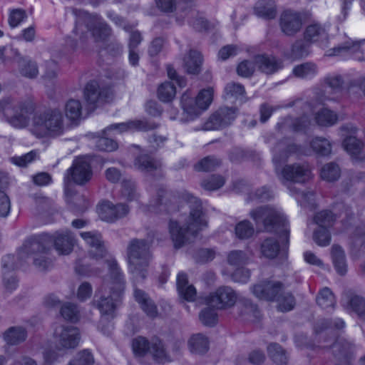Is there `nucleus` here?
Returning a JSON list of instances; mask_svg holds the SVG:
<instances>
[{
    "label": "nucleus",
    "instance_id": "obj_1",
    "mask_svg": "<svg viewBox=\"0 0 365 365\" xmlns=\"http://www.w3.org/2000/svg\"><path fill=\"white\" fill-rule=\"evenodd\" d=\"M74 242V236L69 230L56 232L53 236L43 233L28 238L18 255L22 259L31 257L34 264L38 269L46 270L52 264L49 254L51 243H53L55 249L60 255H68L73 250Z\"/></svg>",
    "mask_w": 365,
    "mask_h": 365
},
{
    "label": "nucleus",
    "instance_id": "obj_2",
    "mask_svg": "<svg viewBox=\"0 0 365 365\" xmlns=\"http://www.w3.org/2000/svg\"><path fill=\"white\" fill-rule=\"evenodd\" d=\"M108 275L104 279L101 287L95 295L94 304L101 314L98 328L104 334L108 335L113 328L108 323L104 328L106 321L115 317V309L122 300L125 292V280L124 275L115 259L108 262Z\"/></svg>",
    "mask_w": 365,
    "mask_h": 365
},
{
    "label": "nucleus",
    "instance_id": "obj_3",
    "mask_svg": "<svg viewBox=\"0 0 365 365\" xmlns=\"http://www.w3.org/2000/svg\"><path fill=\"white\" fill-rule=\"evenodd\" d=\"M182 198L190 203V212L185 227H180L176 221H170V237L176 249L188 243L190 237H195L197 232L207 227V224L201 202L187 191L182 193Z\"/></svg>",
    "mask_w": 365,
    "mask_h": 365
},
{
    "label": "nucleus",
    "instance_id": "obj_4",
    "mask_svg": "<svg viewBox=\"0 0 365 365\" xmlns=\"http://www.w3.org/2000/svg\"><path fill=\"white\" fill-rule=\"evenodd\" d=\"M35 109V103L29 99L8 96L0 100V115H2L9 125L17 129L29 126Z\"/></svg>",
    "mask_w": 365,
    "mask_h": 365
},
{
    "label": "nucleus",
    "instance_id": "obj_5",
    "mask_svg": "<svg viewBox=\"0 0 365 365\" xmlns=\"http://www.w3.org/2000/svg\"><path fill=\"white\" fill-rule=\"evenodd\" d=\"M251 217L257 222H262L264 230L279 235L282 251L287 252L289 242V223L279 210L264 206L251 212Z\"/></svg>",
    "mask_w": 365,
    "mask_h": 365
},
{
    "label": "nucleus",
    "instance_id": "obj_6",
    "mask_svg": "<svg viewBox=\"0 0 365 365\" xmlns=\"http://www.w3.org/2000/svg\"><path fill=\"white\" fill-rule=\"evenodd\" d=\"M129 270L133 277L144 279L148 275V269L151 259L150 244L146 240L133 239L127 247Z\"/></svg>",
    "mask_w": 365,
    "mask_h": 365
},
{
    "label": "nucleus",
    "instance_id": "obj_7",
    "mask_svg": "<svg viewBox=\"0 0 365 365\" xmlns=\"http://www.w3.org/2000/svg\"><path fill=\"white\" fill-rule=\"evenodd\" d=\"M32 123V133L39 138L59 136L64 131L63 115L58 109H50L35 113Z\"/></svg>",
    "mask_w": 365,
    "mask_h": 365
},
{
    "label": "nucleus",
    "instance_id": "obj_8",
    "mask_svg": "<svg viewBox=\"0 0 365 365\" xmlns=\"http://www.w3.org/2000/svg\"><path fill=\"white\" fill-rule=\"evenodd\" d=\"M80 16L76 21L73 32L79 35L81 40L84 38V31H91L96 42H104L111 34L108 25L98 15H91L85 11H79Z\"/></svg>",
    "mask_w": 365,
    "mask_h": 365
},
{
    "label": "nucleus",
    "instance_id": "obj_9",
    "mask_svg": "<svg viewBox=\"0 0 365 365\" xmlns=\"http://www.w3.org/2000/svg\"><path fill=\"white\" fill-rule=\"evenodd\" d=\"M340 135L343 138L342 146L351 158L358 162L365 160L364 143L356 137L357 128L351 123L340 127Z\"/></svg>",
    "mask_w": 365,
    "mask_h": 365
},
{
    "label": "nucleus",
    "instance_id": "obj_10",
    "mask_svg": "<svg viewBox=\"0 0 365 365\" xmlns=\"http://www.w3.org/2000/svg\"><path fill=\"white\" fill-rule=\"evenodd\" d=\"M132 347L134 354L139 356L150 353L160 362L166 360L167 355L163 344L158 338L153 339L150 342L145 337L138 336L133 340Z\"/></svg>",
    "mask_w": 365,
    "mask_h": 365
},
{
    "label": "nucleus",
    "instance_id": "obj_11",
    "mask_svg": "<svg viewBox=\"0 0 365 365\" xmlns=\"http://www.w3.org/2000/svg\"><path fill=\"white\" fill-rule=\"evenodd\" d=\"M93 173L88 160L85 157L76 158L65 174L64 181L66 183L73 182L77 185H84L88 182L92 177Z\"/></svg>",
    "mask_w": 365,
    "mask_h": 365
},
{
    "label": "nucleus",
    "instance_id": "obj_12",
    "mask_svg": "<svg viewBox=\"0 0 365 365\" xmlns=\"http://www.w3.org/2000/svg\"><path fill=\"white\" fill-rule=\"evenodd\" d=\"M277 175L283 184L287 182L304 183L311 176V170L308 165L304 163L288 164L283 167L280 173L276 167Z\"/></svg>",
    "mask_w": 365,
    "mask_h": 365
},
{
    "label": "nucleus",
    "instance_id": "obj_13",
    "mask_svg": "<svg viewBox=\"0 0 365 365\" xmlns=\"http://www.w3.org/2000/svg\"><path fill=\"white\" fill-rule=\"evenodd\" d=\"M53 336L56 348L58 350L75 349L78 345L81 339L78 329L73 326L57 327Z\"/></svg>",
    "mask_w": 365,
    "mask_h": 365
},
{
    "label": "nucleus",
    "instance_id": "obj_14",
    "mask_svg": "<svg viewBox=\"0 0 365 365\" xmlns=\"http://www.w3.org/2000/svg\"><path fill=\"white\" fill-rule=\"evenodd\" d=\"M87 104L92 108H97L109 101L111 93L109 88L101 87L96 81L88 83L83 91Z\"/></svg>",
    "mask_w": 365,
    "mask_h": 365
},
{
    "label": "nucleus",
    "instance_id": "obj_15",
    "mask_svg": "<svg viewBox=\"0 0 365 365\" xmlns=\"http://www.w3.org/2000/svg\"><path fill=\"white\" fill-rule=\"evenodd\" d=\"M237 116L234 108H220L212 114L203 125V130H218L230 125Z\"/></svg>",
    "mask_w": 365,
    "mask_h": 365
},
{
    "label": "nucleus",
    "instance_id": "obj_16",
    "mask_svg": "<svg viewBox=\"0 0 365 365\" xmlns=\"http://www.w3.org/2000/svg\"><path fill=\"white\" fill-rule=\"evenodd\" d=\"M237 299V295L231 287H221L206 299V302L216 309H226L233 306Z\"/></svg>",
    "mask_w": 365,
    "mask_h": 365
},
{
    "label": "nucleus",
    "instance_id": "obj_17",
    "mask_svg": "<svg viewBox=\"0 0 365 365\" xmlns=\"http://www.w3.org/2000/svg\"><path fill=\"white\" fill-rule=\"evenodd\" d=\"M158 125L154 122L146 120H134L125 123H114L108 126L105 133L114 131L117 133H123L128 131H148L158 128Z\"/></svg>",
    "mask_w": 365,
    "mask_h": 365
},
{
    "label": "nucleus",
    "instance_id": "obj_18",
    "mask_svg": "<svg viewBox=\"0 0 365 365\" xmlns=\"http://www.w3.org/2000/svg\"><path fill=\"white\" fill-rule=\"evenodd\" d=\"M283 288L279 282L264 281L253 286L252 292L258 299L266 301H275Z\"/></svg>",
    "mask_w": 365,
    "mask_h": 365
},
{
    "label": "nucleus",
    "instance_id": "obj_19",
    "mask_svg": "<svg viewBox=\"0 0 365 365\" xmlns=\"http://www.w3.org/2000/svg\"><path fill=\"white\" fill-rule=\"evenodd\" d=\"M81 237L91 247L90 255L96 259L103 258L106 253L101 234L98 231L82 232Z\"/></svg>",
    "mask_w": 365,
    "mask_h": 365
},
{
    "label": "nucleus",
    "instance_id": "obj_20",
    "mask_svg": "<svg viewBox=\"0 0 365 365\" xmlns=\"http://www.w3.org/2000/svg\"><path fill=\"white\" fill-rule=\"evenodd\" d=\"M304 38L309 43H318L321 47H326L328 43V31L326 27L313 22L308 25L304 31Z\"/></svg>",
    "mask_w": 365,
    "mask_h": 365
},
{
    "label": "nucleus",
    "instance_id": "obj_21",
    "mask_svg": "<svg viewBox=\"0 0 365 365\" xmlns=\"http://www.w3.org/2000/svg\"><path fill=\"white\" fill-rule=\"evenodd\" d=\"M129 212L128 207L125 204L113 205L110 202H103L99 207L101 218L106 222H113L125 217Z\"/></svg>",
    "mask_w": 365,
    "mask_h": 365
},
{
    "label": "nucleus",
    "instance_id": "obj_22",
    "mask_svg": "<svg viewBox=\"0 0 365 365\" xmlns=\"http://www.w3.org/2000/svg\"><path fill=\"white\" fill-rule=\"evenodd\" d=\"M309 123V118L307 115L297 118L287 116L279 120L276 125V129L281 134L302 131L308 126Z\"/></svg>",
    "mask_w": 365,
    "mask_h": 365
},
{
    "label": "nucleus",
    "instance_id": "obj_23",
    "mask_svg": "<svg viewBox=\"0 0 365 365\" xmlns=\"http://www.w3.org/2000/svg\"><path fill=\"white\" fill-rule=\"evenodd\" d=\"M302 25L300 14L292 10L284 11L280 16V26L283 33L292 36L297 33Z\"/></svg>",
    "mask_w": 365,
    "mask_h": 365
},
{
    "label": "nucleus",
    "instance_id": "obj_24",
    "mask_svg": "<svg viewBox=\"0 0 365 365\" xmlns=\"http://www.w3.org/2000/svg\"><path fill=\"white\" fill-rule=\"evenodd\" d=\"M171 194L168 193L164 188L159 187L156 192V198L150 201L148 210L152 212H170Z\"/></svg>",
    "mask_w": 365,
    "mask_h": 365
},
{
    "label": "nucleus",
    "instance_id": "obj_25",
    "mask_svg": "<svg viewBox=\"0 0 365 365\" xmlns=\"http://www.w3.org/2000/svg\"><path fill=\"white\" fill-rule=\"evenodd\" d=\"M299 152V147L294 143H288V139H284L278 142L272 148L273 161L275 163L281 161H287L292 154Z\"/></svg>",
    "mask_w": 365,
    "mask_h": 365
},
{
    "label": "nucleus",
    "instance_id": "obj_26",
    "mask_svg": "<svg viewBox=\"0 0 365 365\" xmlns=\"http://www.w3.org/2000/svg\"><path fill=\"white\" fill-rule=\"evenodd\" d=\"M255 64L260 71L266 74H272L282 68L280 60L266 54L256 56Z\"/></svg>",
    "mask_w": 365,
    "mask_h": 365
},
{
    "label": "nucleus",
    "instance_id": "obj_27",
    "mask_svg": "<svg viewBox=\"0 0 365 365\" xmlns=\"http://www.w3.org/2000/svg\"><path fill=\"white\" fill-rule=\"evenodd\" d=\"M361 48L359 43L346 42L344 45L334 47L327 51V56H352L354 59L361 61L365 58L361 56Z\"/></svg>",
    "mask_w": 365,
    "mask_h": 365
},
{
    "label": "nucleus",
    "instance_id": "obj_28",
    "mask_svg": "<svg viewBox=\"0 0 365 365\" xmlns=\"http://www.w3.org/2000/svg\"><path fill=\"white\" fill-rule=\"evenodd\" d=\"M177 287L178 292L187 301H194L196 297V289L188 284L187 275L185 272H180L177 277Z\"/></svg>",
    "mask_w": 365,
    "mask_h": 365
},
{
    "label": "nucleus",
    "instance_id": "obj_29",
    "mask_svg": "<svg viewBox=\"0 0 365 365\" xmlns=\"http://www.w3.org/2000/svg\"><path fill=\"white\" fill-rule=\"evenodd\" d=\"M134 297L148 316L152 318L157 316L158 311L155 304L144 291L135 289L134 291Z\"/></svg>",
    "mask_w": 365,
    "mask_h": 365
},
{
    "label": "nucleus",
    "instance_id": "obj_30",
    "mask_svg": "<svg viewBox=\"0 0 365 365\" xmlns=\"http://www.w3.org/2000/svg\"><path fill=\"white\" fill-rule=\"evenodd\" d=\"M331 256L336 272L340 275H344L347 272V264L343 248L338 245H333L331 248Z\"/></svg>",
    "mask_w": 365,
    "mask_h": 365
},
{
    "label": "nucleus",
    "instance_id": "obj_31",
    "mask_svg": "<svg viewBox=\"0 0 365 365\" xmlns=\"http://www.w3.org/2000/svg\"><path fill=\"white\" fill-rule=\"evenodd\" d=\"M202 58L201 53L195 50H190L183 59V66L188 73L197 74L201 70Z\"/></svg>",
    "mask_w": 365,
    "mask_h": 365
},
{
    "label": "nucleus",
    "instance_id": "obj_32",
    "mask_svg": "<svg viewBox=\"0 0 365 365\" xmlns=\"http://www.w3.org/2000/svg\"><path fill=\"white\" fill-rule=\"evenodd\" d=\"M27 331L23 327H11L3 334L4 340L9 345H17L26 340Z\"/></svg>",
    "mask_w": 365,
    "mask_h": 365
},
{
    "label": "nucleus",
    "instance_id": "obj_33",
    "mask_svg": "<svg viewBox=\"0 0 365 365\" xmlns=\"http://www.w3.org/2000/svg\"><path fill=\"white\" fill-rule=\"evenodd\" d=\"M334 352H338L336 355L343 357V360L337 365H351L349 358L354 349V345L346 340H337L332 345Z\"/></svg>",
    "mask_w": 365,
    "mask_h": 365
},
{
    "label": "nucleus",
    "instance_id": "obj_34",
    "mask_svg": "<svg viewBox=\"0 0 365 365\" xmlns=\"http://www.w3.org/2000/svg\"><path fill=\"white\" fill-rule=\"evenodd\" d=\"M187 344L189 350L192 354H203L209 349L208 339L202 334H196L191 336Z\"/></svg>",
    "mask_w": 365,
    "mask_h": 365
},
{
    "label": "nucleus",
    "instance_id": "obj_35",
    "mask_svg": "<svg viewBox=\"0 0 365 365\" xmlns=\"http://www.w3.org/2000/svg\"><path fill=\"white\" fill-rule=\"evenodd\" d=\"M180 103L183 112L187 115L186 120H193L198 114L199 108L195 104V98H193L192 93L190 91L185 92L181 97Z\"/></svg>",
    "mask_w": 365,
    "mask_h": 365
},
{
    "label": "nucleus",
    "instance_id": "obj_36",
    "mask_svg": "<svg viewBox=\"0 0 365 365\" xmlns=\"http://www.w3.org/2000/svg\"><path fill=\"white\" fill-rule=\"evenodd\" d=\"M314 119L319 126L331 127L337 123L338 115L330 109L323 108L316 113Z\"/></svg>",
    "mask_w": 365,
    "mask_h": 365
},
{
    "label": "nucleus",
    "instance_id": "obj_37",
    "mask_svg": "<svg viewBox=\"0 0 365 365\" xmlns=\"http://www.w3.org/2000/svg\"><path fill=\"white\" fill-rule=\"evenodd\" d=\"M255 11L258 16L272 19L277 14L276 5L272 0H262L257 3Z\"/></svg>",
    "mask_w": 365,
    "mask_h": 365
},
{
    "label": "nucleus",
    "instance_id": "obj_38",
    "mask_svg": "<svg viewBox=\"0 0 365 365\" xmlns=\"http://www.w3.org/2000/svg\"><path fill=\"white\" fill-rule=\"evenodd\" d=\"M326 83L328 85L330 91L329 93L333 94V96H327L326 99L328 101H339L343 96V80L341 76H334L327 77L326 78Z\"/></svg>",
    "mask_w": 365,
    "mask_h": 365
},
{
    "label": "nucleus",
    "instance_id": "obj_39",
    "mask_svg": "<svg viewBox=\"0 0 365 365\" xmlns=\"http://www.w3.org/2000/svg\"><path fill=\"white\" fill-rule=\"evenodd\" d=\"M134 165L138 170L144 172H152L158 170L161 164L149 155H140L135 160Z\"/></svg>",
    "mask_w": 365,
    "mask_h": 365
},
{
    "label": "nucleus",
    "instance_id": "obj_40",
    "mask_svg": "<svg viewBox=\"0 0 365 365\" xmlns=\"http://www.w3.org/2000/svg\"><path fill=\"white\" fill-rule=\"evenodd\" d=\"M313 151L320 156H328L331 154L332 145L330 140L324 137H315L310 142Z\"/></svg>",
    "mask_w": 365,
    "mask_h": 365
},
{
    "label": "nucleus",
    "instance_id": "obj_41",
    "mask_svg": "<svg viewBox=\"0 0 365 365\" xmlns=\"http://www.w3.org/2000/svg\"><path fill=\"white\" fill-rule=\"evenodd\" d=\"M309 46L310 43L305 40L296 41L292 46L288 58L296 60L307 56L309 53Z\"/></svg>",
    "mask_w": 365,
    "mask_h": 365
},
{
    "label": "nucleus",
    "instance_id": "obj_42",
    "mask_svg": "<svg viewBox=\"0 0 365 365\" xmlns=\"http://www.w3.org/2000/svg\"><path fill=\"white\" fill-rule=\"evenodd\" d=\"M341 175V169L339 166L333 162L329 163L323 165L320 171L321 178L328 182L337 180Z\"/></svg>",
    "mask_w": 365,
    "mask_h": 365
},
{
    "label": "nucleus",
    "instance_id": "obj_43",
    "mask_svg": "<svg viewBox=\"0 0 365 365\" xmlns=\"http://www.w3.org/2000/svg\"><path fill=\"white\" fill-rule=\"evenodd\" d=\"M221 165L220 159L213 155H209L195 165V170L198 172H211L216 170Z\"/></svg>",
    "mask_w": 365,
    "mask_h": 365
},
{
    "label": "nucleus",
    "instance_id": "obj_44",
    "mask_svg": "<svg viewBox=\"0 0 365 365\" xmlns=\"http://www.w3.org/2000/svg\"><path fill=\"white\" fill-rule=\"evenodd\" d=\"M278 309L281 312H289L295 306V299L290 292H284V287L277 297Z\"/></svg>",
    "mask_w": 365,
    "mask_h": 365
},
{
    "label": "nucleus",
    "instance_id": "obj_45",
    "mask_svg": "<svg viewBox=\"0 0 365 365\" xmlns=\"http://www.w3.org/2000/svg\"><path fill=\"white\" fill-rule=\"evenodd\" d=\"M318 305L324 309H333L335 304V297L328 287L320 290L317 297Z\"/></svg>",
    "mask_w": 365,
    "mask_h": 365
},
{
    "label": "nucleus",
    "instance_id": "obj_46",
    "mask_svg": "<svg viewBox=\"0 0 365 365\" xmlns=\"http://www.w3.org/2000/svg\"><path fill=\"white\" fill-rule=\"evenodd\" d=\"M262 254L267 258L276 257L279 252V245L273 237L265 239L261 245Z\"/></svg>",
    "mask_w": 365,
    "mask_h": 365
},
{
    "label": "nucleus",
    "instance_id": "obj_47",
    "mask_svg": "<svg viewBox=\"0 0 365 365\" xmlns=\"http://www.w3.org/2000/svg\"><path fill=\"white\" fill-rule=\"evenodd\" d=\"M19 71L22 76L33 78L37 76L38 70L36 63L30 59L19 58Z\"/></svg>",
    "mask_w": 365,
    "mask_h": 365
},
{
    "label": "nucleus",
    "instance_id": "obj_48",
    "mask_svg": "<svg viewBox=\"0 0 365 365\" xmlns=\"http://www.w3.org/2000/svg\"><path fill=\"white\" fill-rule=\"evenodd\" d=\"M294 76L300 78H310L317 73V68L314 63H304L295 66L292 71Z\"/></svg>",
    "mask_w": 365,
    "mask_h": 365
},
{
    "label": "nucleus",
    "instance_id": "obj_49",
    "mask_svg": "<svg viewBox=\"0 0 365 365\" xmlns=\"http://www.w3.org/2000/svg\"><path fill=\"white\" fill-rule=\"evenodd\" d=\"M66 117L71 121L78 120L82 113V106L79 100L70 99L65 106Z\"/></svg>",
    "mask_w": 365,
    "mask_h": 365
},
{
    "label": "nucleus",
    "instance_id": "obj_50",
    "mask_svg": "<svg viewBox=\"0 0 365 365\" xmlns=\"http://www.w3.org/2000/svg\"><path fill=\"white\" fill-rule=\"evenodd\" d=\"M176 94L175 86L169 81L161 83L158 88V97L162 102H170Z\"/></svg>",
    "mask_w": 365,
    "mask_h": 365
},
{
    "label": "nucleus",
    "instance_id": "obj_51",
    "mask_svg": "<svg viewBox=\"0 0 365 365\" xmlns=\"http://www.w3.org/2000/svg\"><path fill=\"white\" fill-rule=\"evenodd\" d=\"M121 195L128 200H138L139 194L137 192L136 186L134 181L130 179H124L121 182Z\"/></svg>",
    "mask_w": 365,
    "mask_h": 365
},
{
    "label": "nucleus",
    "instance_id": "obj_52",
    "mask_svg": "<svg viewBox=\"0 0 365 365\" xmlns=\"http://www.w3.org/2000/svg\"><path fill=\"white\" fill-rule=\"evenodd\" d=\"M349 307L354 311L358 317L365 321V298L357 294L350 297L348 302Z\"/></svg>",
    "mask_w": 365,
    "mask_h": 365
},
{
    "label": "nucleus",
    "instance_id": "obj_53",
    "mask_svg": "<svg viewBox=\"0 0 365 365\" xmlns=\"http://www.w3.org/2000/svg\"><path fill=\"white\" fill-rule=\"evenodd\" d=\"M268 354L273 361L278 364H286L287 356L284 350L278 344H270L267 347Z\"/></svg>",
    "mask_w": 365,
    "mask_h": 365
},
{
    "label": "nucleus",
    "instance_id": "obj_54",
    "mask_svg": "<svg viewBox=\"0 0 365 365\" xmlns=\"http://www.w3.org/2000/svg\"><path fill=\"white\" fill-rule=\"evenodd\" d=\"M314 220L319 228H327L334 225L336 216L329 210H322L315 215Z\"/></svg>",
    "mask_w": 365,
    "mask_h": 365
},
{
    "label": "nucleus",
    "instance_id": "obj_55",
    "mask_svg": "<svg viewBox=\"0 0 365 365\" xmlns=\"http://www.w3.org/2000/svg\"><path fill=\"white\" fill-rule=\"evenodd\" d=\"M6 180L0 176V216L6 217L10 212L11 203L9 197L4 192Z\"/></svg>",
    "mask_w": 365,
    "mask_h": 365
},
{
    "label": "nucleus",
    "instance_id": "obj_56",
    "mask_svg": "<svg viewBox=\"0 0 365 365\" xmlns=\"http://www.w3.org/2000/svg\"><path fill=\"white\" fill-rule=\"evenodd\" d=\"M213 88H208L202 89L195 98V104H197L199 109L205 110L211 104L213 96Z\"/></svg>",
    "mask_w": 365,
    "mask_h": 365
},
{
    "label": "nucleus",
    "instance_id": "obj_57",
    "mask_svg": "<svg viewBox=\"0 0 365 365\" xmlns=\"http://www.w3.org/2000/svg\"><path fill=\"white\" fill-rule=\"evenodd\" d=\"M255 230L252 224L244 220L239 222L235 227V234L240 239H247L252 236Z\"/></svg>",
    "mask_w": 365,
    "mask_h": 365
},
{
    "label": "nucleus",
    "instance_id": "obj_58",
    "mask_svg": "<svg viewBox=\"0 0 365 365\" xmlns=\"http://www.w3.org/2000/svg\"><path fill=\"white\" fill-rule=\"evenodd\" d=\"M225 178L221 175H211L201 182L202 187L207 190H216L224 185Z\"/></svg>",
    "mask_w": 365,
    "mask_h": 365
},
{
    "label": "nucleus",
    "instance_id": "obj_59",
    "mask_svg": "<svg viewBox=\"0 0 365 365\" xmlns=\"http://www.w3.org/2000/svg\"><path fill=\"white\" fill-rule=\"evenodd\" d=\"M331 234L327 228H318L313 234V240L320 247H327L331 242Z\"/></svg>",
    "mask_w": 365,
    "mask_h": 365
},
{
    "label": "nucleus",
    "instance_id": "obj_60",
    "mask_svg": "<svg viewBox=\"0 0 365 365\" xmlns=\"http://www.w3.org/2000/svg\"><path fill=\"white\" fill-rule=\"evenodd\" d=\"M61 314L65 319L73 322H77L79 318L78 307L71 303H66L61 307Z\"/></svg>",
    "mask_w": 365,
    "mask_h": 365
},
{
    "label": "nucleus",
    "instance_id": "obj_61",
    "mask_svg": "<svg viewBox=\"0 0 365 365\" xmlns=\"http://www.w3.org/2000/svg\"><path fill=\"white\" fill-rule=\"evenodd\" d=\"M214 307L208 306L200 314V319L206 326H214L217 321V314Z\"/></svg>",
    "mask_w": 365,
    "mask_h": 365
},
{
    "label": "nucleus",
    "instance_id": "obj_62",
    "mask_svg": "<svg viewBox=\"0 0 365 365\" xmlns=\"http://www.w3.org/2000/svg\"><path fill=\"white\" fill-rule=\"evenodd\" d=\"M93 362L92 354L86 349L78 352L70 361V365H93Z\"/></svg>",
    "mask_w": 365,
    "mask_h": 365
},
{
    "label": "nucleus",
    "instance_id": "obj_63",
    "mask_svg": "<svg viewBox=\"0 0 365 365\" xmlns=\"http://www.w3.org/2000/svg\"><path fill=\"white\" fill-rule=\"evenodd\" d=\"M27 18L25 10L22 9H14L10 11L9 16V24L11 28L18 26Z\"/></svg>",
    "mask_w": 365,
    "mask_h": 365
},
{
    "label": "nucleus",
    "instance_id": "obj_64",
    "mask_svg": "<svg viewBox=\"0 0 365 365\" xmlns=\"http://www.w3.org/2000/svg\"><path fill=\"white\" fill-rule=\"evenodd\" d=\"M227 261L231 265L242 266L247 263L248 257L243 251L234 250L229 253Z\"/></svg>",
    "mask_w": 365,
    "mask_h": 365
}]
</instances>
